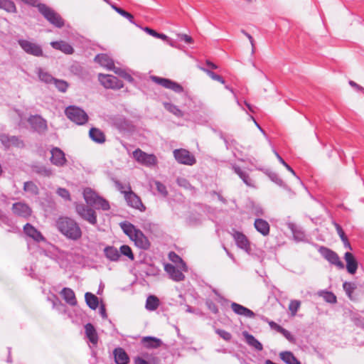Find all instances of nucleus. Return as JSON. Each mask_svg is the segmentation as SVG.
Segmentation results:
<instances>
[{
  "label": "nucleus",
  "mask_w": 364,
  "mask_h": 364,
  "mask_svg": "<svg viewBox=\"0 0 364 364\" xmlns=\"http://www.w3.org/2000/svg\"><path fill=\"white\" fill-rule=\"evenodd\" d=\"M0 141L6 149H9L12 146L17 148H23L24 143L20 137L16 136H10L9 134H3L0 135Z\"/></svg>",
  "instance_id": "obj_14"
},
{
  "label": "nucleus",
  "mask_w": 364,
  "mask_h": 364,
  "mask_svg": "<svg viewBox=\"0 0 364 364\" xmlns=\"http://www.w3.org/2000/svg\"><path fill=\"white\" fill-rule=\"evenodd\" d=\"M98 78L105 88L118 90L123 87L122 81L114 75L99 74Z\"/></svg>",
  "instance_id": "obj_8"
},
{
  "label": "nucleus",
  "mask_w": 364,
  "mask_h": 364,
  "mask_svg": "<svg viewBox=\"0 0 364 364\" xmlns=\"http://www.w3.org/2000/svg\"><path fill=\"white\" fill-rule=\"evenodd\" d=\"M114 360L117 364H127L129 357L122 348H117L114 350Z\"/></svg>",
  "instance_id": "obj_29"
},
{
  "label": "nucleus",
  "mask_w": 364,
  "mask_h": 364,
  "mask_svg": "<svg viewBox=\"0 0 364 364\" xmlns=\"http://www.w3.org/2000/svg\"><path fill=\"white\" fill-rule=\"evenodd\" d=\"M232 169L234 172L238 175V176L242 180V181L248 186H253V183L252 179L250 178L247 173L242 171L240 167L235 164L231 165Z\"/></svg>",
  "instance_id": "obj_27"
},
{
  "label": "nucleus",
  "mask_w": 364,
  "mask_h": 364,
  "mask_svg": "<svg viewBox=\"0 0 364 364\" xmlns=\"http://www.w3.org/2000/svg\"><path fill=\"white\" fill-rule=\"evenodd\" d=\"M335 227H336L337 233L340 236L341 240H344L345 238H347V237L346 236V235H345L342 228L338 224L335 223Z\"/></svg>",
  "instance_id": "obj_61"
},
{
  "label": "nucleus",
  "mask_w": 364,
  "mask_h": 364,
  "mask_svg": "<svg viewBox=\"0 0 364 364\" xmlns=\"http://www.w3.org/2000/svg\"><path fill=\"white\" fill-rule=\"evenodd\" d=\"M51 46L57 50H60L65 53V54H68V44L64 41H53L50 43Z\"/></svg>",
  "instance_id": "obj_42"
},
{
  "label": "nucleus",
  "mask_w": 364,
  "mask_h": 364,
  "mask_svg": "<svg viewBox=\"0 0 364 364\" xmlns=\"http://www.w3.org/2000/svg\"><path fill=\"white\" fill-rule=\"evenodd\" d=\"M177 183L180 186L184 187L185 188H188L189 187H191V185L188 183V181L184 178H177Z\"/></svg>",
  "instance_id": "obj_58"
},
{
  "label": "nucleus",
  "mask_w": 364,
  "mask_h": 364,
  "mask_svg": "<svg viewBox=\"0 0 364 364\" xmlns=\"http://www.w3.org/2000/svg\"><path fill=\"white\" fill-rule=\"evenodd\" d=\"M18 45L28 54L36 57L43 56V50L40 45L25 39H19Z\"/></svg>",
  "instance_id": "obj_5"
},
{
  "label": "nucleus",
  "mask_w": 364,
  "mask_h": 364,
  "mask_svg": "<svg viewBox=\"0 0 364 364\" xmlns=\"http://www.w3.org/2000/svg\"><path fill=\"white\" fill-rule=\"evenodd\" d=\"M215 332L218 335H219L223 339H224L226 341H229L232 338V335L225 330L216 329Z\"/></svg>",
  "instance_id": "obj_54"
},
{
  "label": "nucleus",
  "mask_w": 364,
  "mask_h": 364,
  "mask_svg": "<svg viewBox=\"0 0 364 364\" xmlns=\"http://www.w3.org/2000/svg\"><path fill=\"white\" fill-rule=\"evenodd\" d=\"M11 210L16 216L29 218L33 213L31 208L24 202H17L12 205Z\"/></svg>",
  "instance_id": "obj_10"
},
{
  "label": "nucleus",
  "mask_w": 364,
  "mask_h": 364,
  "mask_svg": "<svg viewBox=\"0 0 364 364\" xmlns=\"http://www.w3.org/2000/svg\"><path fill=\"white\" fill-rule=\"evenodd\" d=\"M164 269L169 275V277L175 282H181L185 279V276L182 272L183 271L171 264H166L164 266Z\"/></svg>",
  "instance_id": "obj_17"
},
{
  "label": "nucleus",
  "mask_w": 364,
  "mask_h": 364,
  "mask_svg": "<svg viewBox=\"0 0 364 364\" xmlns=\"http://www.w3.org/2000/svg\"><path fill=\"white\" fill-rule=\"evenodd\" d=\"M301 302L299 300H291L289 305V310L291 312V315L294 316L299 309L300 308Z\"/></svg>",
  "instance_id": "obj_45"
},
{
  "label": "nucleus",
  "mask_w": 364,
  "mask_h": 364,
  "mask_svg": "<svg viewBox=\"0 0 364 364\" xmlns=\"http://www.w3.org/2000/svg\"><path fill=\"white\" fill-rule=\"evenodd\" d=\"M279 357L287 364H301L300 361L290 351L281 352Z\"/></svg>",
  "instance_id": "obj_34"
},
{
  "label": "nucleus",
  "mask_w": 364,
  "mask_h": 364,
  "mask_svg": "<svg viewBox=\"0 0 364 364\" xmlns=\"http://www.w3.org/2000/svg\"><path fill=\"white\" fill-rule=\"evenodd\" d=\"M255 229L262 235L266 236L269 233V225L263 219H256L254 223Z\"/></svg>",
  "instance_id": "obj_28"
},
{
  "label": "nucleus",
  "mask_w": 364,
  "mask_h": 364,
  "mask_svg": "<svg viewBox=\"0 0 364 364\" xmlns=\"http://www.w3.org/2000/svg\"><path fill=\"white\" fill-rule=\"evenodd\" d=\"M110 123L120 132L128 130L130 127L129 122L124 117L121 115L111 117Z\"/></svg>",
  "instance_id": "obj_18"
},
{
  "label": "nucleus",
  "mask_w": 364,
  "mask_h": 364,
  "mask_svg": "<svg viewBox=\"0 0 364 364\" xmlns=\"http://www.w3.org/2000/svg\"><path fill=\"white\" fill-rule=\"evenodd\" d=\"M164 107L166 108V109H167L170 112L173 113L174 115H176L177 117L183 116L182 111L175 105H173L169 102H165L164 104Z\"/></svg>",
  "instance_id": "obj_43"
},
{
  "label": "nucleus",
  "mask_w": 364,
  "mask_h": 364,
  "mask_svg": "<svg viewBox=\"0 0 364 364\" xmlns=\"http://www.w3.org/2000/svg\"><path fill=\"white\" fill-rule=\"evenodd\" d=\"M85 331L86 337L89 341L94 346H96L98 343V335L97 331L92 323H87L85 326Z\"/></svg>",
  "instance_id": "obj_24"
},
{
  "label": "nucleus",
  "mask_w": 364,
  "mask_h": 364,
  "mask_svg": "<svg viewBox=\"0 0 364 364\" xmlns=\"http://www.w3.org/2000/svg\"><path fill=\"white\" fill-rule=\"evenodd\" d=\"M50 161L56 166H61L65 162L64 153L58 148H53L50 151Z\"/></svg>",
  "instance_id": "obj_23"
},
{
  "label": "nucleus",
  "mask_w": 364,
  "mask_h": 364,
  "mask_svg": "<svg viewBox=\"0 0 364 364\" xmlns=\"http://www.w3.org/2000/svg\"><path fill=\"white\" fill-rule=\"evenodd\" d=\"M142 343L144 346L149 348H157L163 343L161 339L152 336L144 337Z\"/></svg>",
  "instance_id": "obj_31"
},
{
  "label": "nucleus",
  "mask_w": 364,
  "mask_h": 364,
  "mask_svg": "<svg viewBox=\"0 0 364 364\" xmlns=\"http://www.w3.org/2000/svg\"><path fill=\"white\" fill-rule=\"evenodd\" d=\"M23 232L35 242H40L46 241V238L31 223H26L23 226Z\"/></svg>",
  "instance_id": "obj_16"
},
{
  "label": "nucleus",
  "mask_w": 364,
  "mask_h": 364,
  "mask_svg": "<svg viewBox=\"0 0 364 364\" xmlns=\"http://www.w3.org/2000/svg\"><path fill=\"white\" fill-rule=\"evenodd\" d=\"M89 136L93 141L97 144H103L106 141L105 134L98 128H91L89 131Z\"/></svg>",
  "instance_id": "obj_25"
},
{
  "label": "nucleus",
  "mask_w": 364,
  "mask_h": 364,
  "mask_svg": "<svg viewBox=\"0 0 364 364\" xmlns=\"http://www.w3.org/2000/svg\"><path fill=\"white\" fill-rule=\"evenodd\" d=\"M95 60L107 70L114 71V68H117L114 66L113 60L107 54H99L96 55Z\"/></svg>",
  "instance_id": "obj_22"
},
{
  "label": "nucleus",
  "mask_w": 364,
  "mask_h": 364,
  "mask_svg": "<svg viewBox=\"0 0 364 364\" xmlns=\"http://www.w3.org/2000/svg\"><path fill=\"white\" fill-rule=\"evenodd\" d=\"M55 226L63 235L68 237V218L60 217L56 220Z\"/></svg>",
  "instance_id": "obj_33"
},
{
  "label": "nucleus",
  "mask_w": 364,
  "mask_h": 364,
  "mask_svg": "<svg viewBox=\"0 0 364 364\" xmlns=\"http://www.w3.org/2000/svg\"><path fill=\"white\" fill-rule=\"evenodd\" d=\"M75 210L77 215L84 220L92 225L97 223V213L95 210L82 203L76 204Z\"/></svg>",
  "instance_id": "obj_3"
},
{
  "label": "nucleus",
  "mask_w": 364,
  "mask_h": 364,
  "mask_svg": "<svg viewBox=\"0 0 364 364\" xmlns=\"http://www.w3.org/2000/svg\"><path fill=\"white\" fill-rule=\"evenodd\" d=\"M57 193L60 197L68 199V191H67L65 188H59L57 190Z\"/></svg>",
  "instance_id": "obj_62"
},
{
  "label": "nucleus",
  "mask_w": 364,
  "mask_h": 364,
  "mask_svg": "<svg viewBox=\"0 0 364 364\" xmlns=\"http://www.w3.org/2000/svg\"><path fill=\"white\" fill-rule=\"evenodd\" d=\"M0 9L9 13L16 12V6L15 4L10 0H0Z\"/></svg>",
  "instance_id": "obj_40"
},
{
  "label": "nucleus",
  "mask_w": 364,
  "mask_h": 364,
  "mask_svg": "<svg viewBox=\"0 0 364 364\" xmlns=\"http://www.w3.org/2000/svg\"><path fill=\"white\" fill-rule=\"evenodd\" d=\"M37 74L39 80L46 84H53L55 77H53L49 73L45 71L43 69L38 68Z\"/></svg>",
  "instance_id": "obj_35"
},
{
  "label": "nucleus",
  "mask_w": 364,
  "mask_h": 364,
  "mask_svg": "<svg viewBox=\"0 0 364 364\" xmlns=\"http://www.w3.org/2000/svg\"><path fill=\"white\" fill-rule=\"evenodd\" d=\"M53 306L60 314L66 313V306L63 304L58 298L54 296V300H53Z\"/></svg>",
  "instance_id": "obj_44"
},
{
  "label": "nucleus",
  "mask_w": 364,
  "mask_h": 364,
  "mask_svg": "<svg viewBox=\"0 0 364 364\" xmlns=\"http://www.w3.org/2000/svg\"><path fill=\"white\" fill-rule=\"evenodd\" d=\"M88 119L87 114L82 108L70 105V120L77 125H83Z\"/></svg>",
  "instance_id": "obj_6"
},
{
  "label": "nucleus",
  "mask_w": 364,
  "mask_h": 364,
  "mask_svg": "<svg viewBox=\"0 0 364 364\" xmlns=\"http://www.w3.org/2000/svg\"><path fill=\"white\" fill-rule=\"evenodd\" d=\"M28 122L31 128L40 134L46 132L48 129L46 120L40 115H31L28 119Z\"/></svg>",
  "instance_id": "obj_12"
},
{
  "label": "nucleus",
  "mask_w": 364,
  "mask_h": 364,
  "mask_svg": "<svg viewBox=\"0 0 364 364\" xmlns=\"http://www.w3.org/2000/svg\"><path fill=\"white\" fill-rule=\"evenodd\" d=\"M290 342H294V336L291 335V333L286 330L285 328L284 330H282V333H281Z\"/></svg>",
  "instance_id": "obj_63"
},
{
  "label": "nucleus",
  "mask_w": 364,
  "mask_h": 364,
  "mask_svg": "<svg viewBox=\"0 0 364 364\" xmlns=\"http://www.w3.org/2000/svg\"><path fill=\"white\" fill-rule=\"evenodd\" d=\"M105 257L110 261L117 262L120 257L118 250L112 246H107L104 249Z\"/></svg>",
  "instance_id": "obj_30"
},
{
  "label": "nucleus",
  "mask_w": 364,
  "mask_h": 364,
  "mask_svg": "<svg viewBox=\"0 0 364 364\" xmlns=\"http://www.w3.org/2000/svg\"><path fill=\"white\" fill-rule=\"evenodd\" d=\"M114 182L117 190L124 194V196H125V193L128 192L127 186L122 184L117 180H114Z\"/></svg>",
  "instance_id": "obj_55"
},
{
  "label": "nucleus",
  "mask_w": 364,
  "mask_h": 364,
  "mask_svg": "<svg viewBox=\"0 0 364 364\" xmlns=\"http://www.w3.org/2000/svg\"><path fill=\"white\" fill-rule=\"evenodd\" d=\"M120 227L123 232L128 235L130 239H132L135 233L139 230L132 224L127 222L121 223Z\"/></svg>",
  "instance_id": "obj_38"
},
{
  "label": "nucleus",
  "mask_w": 364,
  "mask_h": 364,
  "mask_svg": "<svg viewBox=\"0 0 364 364\" xmlns=\"http://www.w3.org/2000/svg\"><path fill=\"white\" fill-rule=\"evenodd\" d=\"M127 189L128 192L125 193L124 196L127 205L140 211H144L145 207L140 198L132 191L131 186L129 184L127 185Z\"/></svg>",
  "instance_id": "obj_9"
},
{
  "label": "nucleus",
  "mask_w": 364,
  "mask_h": 364,
  "mask_svg": "<svg viewBox=\"0 0 364 364\" xmlns=\"http://www.w3.org/2000/svg\"><path fill=\"white\" fill-rule=\"evenodd\" d=\"M154 183L156 186V188L159 193H161L163 196H166L168 195L166 187L163 183L158 181H156Z\"/></svg>",
  "instance_id": "obj_53"
},
{
  "label": "nucleus",
  "mask_w": 364,
  "mask_h": 364,
  "mask_svg": "<svg viewBox=\"0 0 364 364\" xmlns=\"http://www.w3.org/2000/svg\"><path fill=\"white\" fill-rule=\"evenodd\" d=\"M120 253L126 257H127L131 260L134 259V255L132 253V249L129 246L123 245L120 247Z\"/></svg>",
  "instance_id": "obj_46"
},
{
  "label": "nucleus",
  "mask_w": 364,
  "mask_h": 364,
  "mask_svg": "<svg viewBox=\"0 0 364 364\" xmlns=\"http://www.w3.org/2000/svg\"><path fill=\"white\" fill-rule=\"evenodd\" d=\"M178 37L180 40L183 41L186 43H191L193 41V38L186 34L180 33L178 34Z\"/></svg>",
  "instance_id": "obj_60"
},
{
  "label": "nucleus",
  "mask_w": 364,
  "mask_h": 364,
  "mask_svg": "<svg viewBox=\"0 0 364 364\" xmlns=\"http://www.w3.org/2000/svg\"><path fill=\"white\" fill-rule=\"evenodd\" d=\"M169 259L171 261L176 264H178V268L184 272L188 271V267L183 259L175 252H171L169 253Z\"/></svg>",
  "instance_id": "obj_39"
},
{
  "label": "nucleus",
  "mask_w": 364,
  "mask_h": 364,
  "mask_svg": "<svg viewBox=\"0 0 364 364\" xmlns=\"http://www.w3.org/2000/svg\"><path fill=\"white\" fill-rule=\"evenodd\" d=\"M320 252L331 264L335 265L339 269H344V264L336 252L326 247H321Z\"/></svg>",
  "instance_id": "obj_11"
},
{
  "label": "nucleus",
  "mask_w": 364,
  "mask_h": 364,
  "mask_svg": "<svg viewBox=\"0 0 364 364\" xmlns=\"http://www.w3.org/2000/svg\"><path fill=\"white\" fill-rule=\"evenodd\" d=\"M114 72L115 74L119 75L120 77L124 78L125 80L129 82L133 81V77L122 68H114Z\"/></svg>",
  "instance_id": "obj_48"
},
{
  "label": "nucleus",
  "mask_w": 364,
  "mask_h": 364,
  "mask_svg": "<svg viewBox=\"0 0 364 364\" xmlns=\"http://www.w3.org/2000/svg\"><path fill=\"white\" fill-rule=\"evenodd\" d=\"M343 288L344 291H346V294L350 297L351 294H353L355 287L353 283L345 282L343 284Z\"/></svg>",
  "instance_id": "obj_51"
},
{
  "label": "nucleus",
  "mask_w": 364,
  "mask_h": 364,
  "mask_svg": "<svg viewBox=\"0 0 364 364\" xmlns=\"http://www.w3.org/2000/svg\"><path fill=\"white\" fill-rule=\"evenodd\" d=\"M85 301L87 306L92 309H96L99 306L98 297L95 294L87 292L85 295Z\"/></svg>",
  "instance_id": "obj_36"
},
{
  "label": "nucleus",
  "mask_w": 364,
  "mask_h": 364,
  "mask_svg": "<svg viewBox=\"0 0 364 364\" xmlns=\"http://www.w3.org/2000/svg\"><path fill=\"white\" fill-rule=\"evenodd\" d=\"M23 191L33 196H37L39 193L38 186L33 181H27L23 184Z\"/></svg>",
  "instance_id": "obj_41"
},
{
  "label": "nucleus",
  "mask_w": 364,
  "mask_h": 364,
  "mask_svg": "<svg viewBox=\"0 0 364 364\" xmlns=\"http://www.w3.org/2000/svg\"><path fill=\"white\" fill-rule=\"evenodd\" d=\"M38 11L52 25L57 28H62L65 23L60 15L54 9L45 4L39 3L37 5Z\"/></svg>",
  "instance_id": "obj_2"
},
{
  "label": "nucleus",
  "mask_w": 364,
  "mask_h": 364,
  "mask_svg": "<svg viewBox=\"0 0 364 364\" xmlns=\"http://www.w3.org/2000/svg\"><path fill=\"white\" fill-rule=\"evenodd\" d=\"M323 298L326 301L331 303V304H335L336 302V296L330 291L325 292V294L323 296Z\"/></svg>",
  "instance_id": "obj_56"
},
{
  "label": "nucleus",
  "mask_w": 364,
  "mask_h": 364,
  "mask_svg": "<svg viewBox=\"0 0 364 364\" xmlns=\"http://www.w3.org/2000/svg\"><path fill=\"white\" fill-rule=\"evenodd\" d=\"M60 295L65 300V302L68 304V288L64 287L60 291Z\"/></svg>",
  "instance_id": "obj_64"
},
{
  "label": "nucleus",
  "mask_w": 364,
  "mask_h": 364,
  "mask_svg": "<svg viewBox=\"0 0 364 364\" xmlns=\"http://www.w3.org/2000/svg\"><path fill=\"white\" fill-rule=\"evenodd\" d=\"M173 156L176 160L181 164L192 166L196 163L195 156L184 149H175Z\"/></svg>",
  "instance_id": "obj_7"
},
{
  "label": "nucleus",
  "mask_w": 364,
  "mask_h": 364,
  "mask_svg": "<svg viewBox=\"0 0 364 364\" xmlns=\"http://www.w3.org/2000/svg\"><path fill=\"white\" fill-rule=\"evenodd\" d=\"M294 237L297 241H301L304 240V235L303 232L300 230H293Z\"/></svg>",
  "instance_id": "obj_59"
},
{
  "label": "nucleus",
  "mask_w": 364,
  "mask_h": 364,
  "mask_svg": "<svg viewBox=\"0 0 364 364\" xmlns=\"http://www.w3.org/2000/svg\"><path fill=\"white\" fill-rule=\"evenodd\" d=\"M131 240L134 241L135 245L140 249L147 250L150 247V242L148 238L139 230L135 233Z\"/></svg>",
  "instance_id": "obj_19"
},
{
  "label": "nucleus",
  "mask_w": 364,
  "mask_h": 364,
  "mask_svg": "<svg viewBox=\"0 0 364 364\" xmlns=\"http://www.w3.org/2000/svg\"><path fill=\"white\" fill-rule=\"evenodd\" d=\"M82 237V230L79 224L70 220V240H77Z\"/></svg>",
  "instance_id": "obj_26"
},
{
  "label": "nucleus",
  "mask_w": 364,
  "mask_h": 364,
  "mask_svg": "<svg viewBox=\"0 0 364 364\" xmlns=\"http://www.w3.org/2000/svg\"><path fill=\"white\" fill-rule=\"evenodd\" d=\"M232 237L239 248L245 250L247 253H250L251 251L250 244L247 237L243 233L238 231H234Z\"/></svg>",
  "instance_id": "obj_15"
},
{
  "label": "nucleus",
  "mask_w": 364,
  "mask_h": 364,
  "mask_svg": "<svg viewBox=\"0 0 364 364\" xmlns=\"http://www.w3.org/2000/svg\"><path fill=\"white\" fill-rule=\"evenodd\" d=\"M344 259L346 262V269L350 274H354L358 267V263L355 259L353 255L349 252H347L344 255Z\"/></svg>",
  "instance_id": "obj_20"
},
{
  "label": "nucleus",
  "mask_w": 364,
  "mask_h": 364,
  "mask_svg": "<svg viewBox=\"0 0 364 364\" xmlns=\"http://www.w3.org/2000/svg\"><path fill=\"white\" fill-rule=\"evenodd\" d=\"M203 71L207 73V75L210 77L212 78L213 80H216V81H218L220 82V83L222 84H225V80L224 79L219 75H217L216 73H215L214 72L210 70H208L206 68H200Z\"/></svg>",
  "instance_id": "obj_47"
},
{
  "label": "nucleus",
  "mask_w": 364,
  "mask_h": 364,
  "mask_svg": "<svg viewBox=\"0 0 364 364\" xmlns=\"http://www.w3.org/2000/svg\"><path fill=\"white\" fill-rule=\"evenodd\" d=\"M133 157L138 163L146 166L150 167L157 164V159L154 154H147L140 149L133 151Z\"/></svg>",
  "instance_id": "obj_4"
},
{
  "label": "nucleus",
  "mask_w": 364,
  "mask_h": 364,
  "mask_svg": "<svg viewBox=\"0 0 364 364\" xmlns=\"http://www.w3.org/2000/svg\"><path fill=\"white\" fill-rule=\"evenodd\" d=\"M151 79L154 82L161 85L165 88L170 89L175 92L181 93L183 90V87L181 85L169 79L157 76H152Z\"/></svg>",
  "instance_id": "obj_13"
},
{
  "label": "nucleus",
  "mask_w": 364,
  "mask_h": 364,
  "mask_svg": "<svg viewBox=\"0 0 364 364\" xmlns=\"http://www.w3.org/2000/svg\"><path fill=\"white\" fill-rule=\"evenodd\" d=\"M118 14L128 19L130 23L135 24V22L134 21V16L130 13L122 9L121 10L118 11Z\"/></svg>",
  "instance_id": "obj_57"
},
{
  "label": "nucleus",
  "mask_w": 364,
  "mask_h": 364,
  "mask_svg": "<svg viewBox=\"0 0 364 364\" xmlns=\"http://www.w3.org/2000/svg\"><path fill=\"white\" fill-rule=\"evenodd\" d=\"M231 309L235 314L240 316H243L247 318H254L255 316V313L252 310L235 302L231 304Z\"/></svg>",
  "instance_id": "obj_21"
},
{
  "label": "nucleus",
  "mask_w": 364,
  "mask_h": 364,
  "mask_svg": "<svg viewBox=\"0 0 364 364\" xmlns=\"http://www.w3.org/2000/svg\"><path fill=\"white\" fill-rule=\"evenodd\" d=\"M144 30L147 33H149V35L155 37V38H160V39H162V40H167L168 39V36H166L165 34L164 33H157L156 31L149 28V27H145L144 28Z\"/></svg>",
  "instance_id": "obj_49"
},
{
  "label": "nucleus",
  "mask_w": 364,
  "mask_h": 364,
  "mask_svg": "<svg viewBox=\"0 0 364 364\" xmlns=\"http://www.w3.org/2000/svg\"><path fill=\"white\" fill-rule=\"evenodd\" d=\"M53 84L55 85V86L59 91L63 92H65L66 91L68 86V83L65 81L61 80H58L55 78Z\"/></svg>",
  "instance_id": "obj_50"
},
{
  "label": "nucleus",
  "mask_w": 364,
  "mask_h": 364,
  "mask_svg": "<svg viewBox=\"0 0 364 364\" xmlns=\"http://www.w3.org/2000/svg\"><path fill=\"white\" fill-rule=\"evenodd\" d=\"M83 197L89 206L102 210H108L110 208L109 202L90 188L84 189Z\"/></svg>",
  "instance_id": "obj_1"
},
{
  "label": "nucleus",
  "mask_w": 364,
  "mask_h": 364,
  "mask_svg": "<svg viewBox=\"0 0 364 364\" xmlns=\"http://www.w3.org/2000/svg\"><path fill=\"white\" fill-rule=\"evenodd\" d=\"M243 336L245 338L246 343L255 348L257 350L261 351L263 349L262 344L256 339L252 335L248 333L247 332H243Z\"/></svg>",
  "instance_id": "obj_32"
},
{
  "label": "nucleus",
  "mask_w": 364,
  "mask_h": 364,
  "mask_svg": "<svg viewBox=\"0 0 364 364\" xmlns=\"http://www.w3.org/2000/svg\"><path fill=\"white\" fill-rule=\"evenodd\" d=\"M160 304L159 299L154 295L149 296L146 301V309L149 311H155Z\"/></svg>",
  "instance_id": "obj_37"
},
{
  "label": "nucleus",
  "mask_w": 364,
  "mask_h": 364,
  "mask_svg": "<svg viewBox=\"0 0 364 364\" xmlns=\"http://www.w3.org/2000/svg\"><path fill=\"white\" fill-rule=\"evenodd\" d=\"M35 171L44 176H50L52 174L51 170L45 166H36Z\"/></svg>",
  "instance_id": "obj_52"
}]
</instances>
